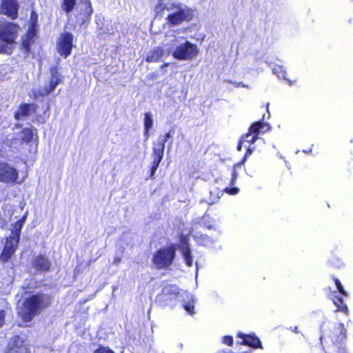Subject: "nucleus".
Wrapping results in <instances>:
<instances>
[{"instance_id":"f3484780","label":"nucleus","mask_w":353,"mask_h":353,"mask_svg":"<svg viewBox=\"0 0 353 353\" xmlns=\"http://www.w3.org/2000/svg\"><path fill=\"white\" fill-rule=\"evenodd\" d=\"M196 241L198 244L203 245L210 249H218L221 247L218 246V239L212 238L206 234H201L200 236H196Z\"/></svg>"},{"instance_id":"49530a36","label":"nucleus","mask_w":353,"mask_h":353,"mask_svg":"<svg viewBox=\"0 0 353 353\" xmlns=\"http://www.w3.org/2000/svg\"><path fill=\"white\" fill-rule=\"evenodd\" d=\"M121 258L119 256L114 257V261H113V264L118 265L121 262Z\"/></svg>"},{"instance_id":"a878e982","label":"nucleus","mask_w":353,"mask_h":353,"mask_svg":"<svg viewBox=\"0 0 353 353\" xmlns=\"http://www.w3.org/2000/svg\"><path fill=\"white\" fill-rule=\"evenodd\" d=\"M144 134L148 135L150 130L153 125V119L150 112H145L144 114Z\"/></svg>"},{"instance_id":"a19ab883","label":"nucleus","mask_w":353,"mask_h":353,"mask_svg":"<svg viewBox=\"0 0 353 353\" xmlns=\"http://www.w3.org/2000/svg\"><path fill=\"white\" fill-rule=\"evenodd\" d=\"M224 192L229 194H231V195H235V194H237L239 192V189L238 188H236V187H233V188H225L224 189Z\"/></svg>"},{"instance_id":"f8f14e48","label":"nucleus","mask_w":353,"mask_h":353,"mask_svg":"<svg viewBox=\"0 0 353 353\" xmlns=\"http://www.w3.org/2000/svg\"><path fill=\"white\" fill-rule=\"evenodd\" d=\"M50 70V78L48 85L43 88L42 89L38 90V92L34 94L35 98L38 97H44L50 94L54 90V89L59 84L61 83L63 81V77L59 74L57 67L51 68Z\"/></svg>"},{"instance_id":"473e14b6","label":"nucleus","mask_w":353,"mask_h":353,"mask_svg":"<svg viewBox=\"0 0 353 353\" xmlns=\"http://www.w3.org/2000/svg\"><path fill=\"white\" fill-rule=\"evenodd\" d=\"M14 253L11 250L8 249V247H4L0 255V261L2 263L8 262Z\"/></svg>"},{"instance_id":"9d476101","label":"nucleus","mask_w":353,"mask_h":353,"mask_svg":"<svg viewBox=\"0 0 353 353\" xmlns=\"http://www.w3.org/2000/svg\"><path fill=\"white\" fill-rule=\"evenodd\" d=\"M74 35L70 32H62L57 41V51L63 58L68 57L74 46Z\"/></svg>"},{"instance_id":"b1692460","label":"nucleus","mask_w":353,"mask_h":353,"mask_svg":"<svg viewBox=\"0 0 353 353\" xmlns=\"http://www.w3.org/2000/svg\"><path fill=\"white\" fill-rule=\"evenodd\" d=\"M165 139H159L158 138L156 141L153 142V152L154 154H163L164 149H165Z\"/></svg>"},{"instance_id":"dca6fc26","label":"nucleus","mask_w":353,"mask_h":353,"mask_svg":"<svg viewBox=\"0 0 353 353\" xmlns=\"http://www.w3.org/2000/svg\"><path fill=\"white\" fill-rule=\"evenodd\" d=\"M179 250L183 256V259L185 264L188 266L191 267L193 264L192 252L190 248V245L188 243V241L185 237H182L181 239L180 243L179 245Z\"/></svg>"},{"instance_id":"72a5a7b5","label":"nucleus","mask_w":353,"mask_h":353,"mask_svg":"<svg viewBox=\"0 0 353 353\" xmlns=\"http://www.w3.org/2000/svg\"><path fill=\"white\" fill-rule=\"evenodd\" d=\"M328 263L333 267L337 268H341L344 266L343 261L341 259L336 256L335 255H332L330 258V259L328 260Z\"/></svg>"},{"instance_id":"cd10ccee","label":"nucleus","mask_w":353,"mask_h":353,"mask_svg":"<svg viewBox=\"0 0 353 353\" xmlns=\"http://www.w3.org/2000/svg\"><path fill=\"white\" fill-rule=\"evenodd\" d=\"M245 160H246V156H244L243 160L241 162L237 163L234 165L233 171H232V179L230 181L231 185H234L235 184L236 181L238 178L237 170L241 168V167L244 164Z\"/></svg>"},{"instance_id":"c9c22d12","label":"nucleus","mask_w":353,"mask_h":353,"mask_svg":"<svg viewBox=\"0 0 353 353\" xmlns=\"http://www.w3.org/2000/svg\"><path fill=\"white\" fill-rule=\"evenodd\" d=\"M334 281L336 288L338 292L344 296H347V293L344 290L343 286L342 285L341 281L336 278H334Z\"/></svg>"},{"instance_id":"7ed1b4c3","label":"nucleus","mask_w":353,"mask_h":353,"mask_svg":"<svg viewBox=\"0 0 353 353\" xmlns=\"http://www.w3.org/2000/svg\"><path fill=\"white\" fill-rule=\"evenodd\" d=\"M270 127L268 123L263 121V119L253 123L249 128L246 134L241 136L237 145L238 151H243L245 154H252L256 152L255 141L258 139L260 134L268 132Z\"/></svg>"},{"instance_id":"6e6552de","label":"nucleus","mask_w":353,"mask_h":353,"mask_svg":"<svg viewBox=\"0 0 353 353\" xmlns=\"http://www.w3.org/2000/svg\"><path fill=\"white\" fill-rule=\"evenodd\" d=\"M80 4L81 6L77 8V12L74 15L76 23L81 27H87L91 21V18L94 12L92 2L91 0H81Z\"/></svg>"},{"instance_id":"09e8293b","label":"nucleus","mask_w":353,"mask_h":353,"mask_svg":"<svg viewBox=\"0 0 353 353\" xmlns=\"http://www.w3.org/2000/svg\"><path fill=\"white\" fill-rule=\"evenodd\" d=\"M303 152H304V153H310V152H312V149H311V148H310V149H308V150H303Z\"/></svg>"},{"instance_id":"e433bc0d","label":"nucleus","mask_w":353,"mask_h":353,"mask_svg":"<svg viewBox=\"0 0 353 353\" xmlns=\"http://www.w3.org/2000/svg\"><path fill=\"white\" fill-rule=\"evenodd\" d=\"M37 29L28 28L24 37L28 38V39L34 40L37 37Z\"/></svg>"},{"instance_id":"ddd939ff","label":"nucleus","mask_w":353,"mask_h":353,"mask_svg":"<svg viewBox=\"0 0 353 353\" xmlns=\"http://www.w3.org/2000/svg\"><path fill=\"white\" fill-rule=\"evenodd\" d=\"M19 8L18 0H2L0 5L1 13L12 20L17 19Z\"/></svg>"},{"instance_id":"5701e85b","label":"nucleus","mask_w":353,"mask_h":353,"mask_svg":"<svg viewBox=\"0 0 353 353\" xmlns=\"http://www.w3.org/2000/svg\"><path fill=\"white\" fill-rule=\"evenodd\" d=\"M77 0H62L61 7L63 11L67 14H70L74 9L77 5Z\"/></svg>"},{"instance_id":"37998d69","label":"nucleus","mask_w":353,"mask_h":353,"mask_svg":"<svg viewBox=\"0 0 353 353\" xmlns=\"http://www.w3.org/2000/svg\"><path fill=\"white\" fill-rule=\"evenodd\" d=\"M6 312L4 310H0V327H1L5 323Z\"/></svg>"},{"instance_id":"423d86ee","label":"nucleus","mask_w":353,"mask_h":353,"mask_svg":"<svg viewBox=\"0 0 353 353\" xmlns=\"http://www.w3.org/2000/svg\"><path fill=\"white\" fill-rule=\"evenodd\" d=\"M176 10L166 17V23L170 26H175L183 21H190L192 18V12L190 8H183L179 2H172L170 3L168 10Z\"/></svg>"},{"instance_id":"412c9836","label":"nucleus","mask_w":353,"mask_h":353,"mask_svg":"<svg viewBox=\"0 0 353 353\" xmlns=\"http://www.w3.org/2000/svg\"><path fill=\"white\" fill-rule=\"evenodd\" d=\"M239 336L243 339V341L241 342L242 344L248 345L254 348L261 347V341L255 336L239 333Z\"/></svg>"},{"instance_id":"8fccbe9b","label":"nucleus","mask_w":353,"mask_h":353,"mask_svg":"<svg viewBox=\"0 0 353 353\" xmlns=\"http://www.w3.org/2000/svg\"><path fill=\"white\" fill-rule=\"evenodd\" d=\"M168 65H169V63H164L163 65H161V68H163L165 67L168 66Z\"/></svg>"},{"instance_id":"6ab92c4d","label":"nucleus","mask_w":353,"mask_h":353,"mask_svg":"<svg viewBox=\"0 0 353 353\" xmlns=\"http://www.w3.org/2000/svg\"><path fill=\"white\" fill-rule=\"evenodd\" d=\"M164 50L160 47L152 48L145 57V61L148 63L158 62L164 55Z\"/></svg>"},{"instance_id":"f257e3e1","label":"nucleus","mask_w":353,"mask_h":353,"mask_svg":"<svg viewBox=\"0 0 353 353\" xmlns=\"http://www.w3.org/2000/svg\"><path fill=\"white\" fill-rule=\"evenodd\" d=\"M50 303V299L43 294H29L25 297L19 306V316L27 322L30 321L34 315L39 314Z\"/></svg>"},{"instance_id":"4be33fe9","label":"nucleus","mask_w":353,"mask_h":353,"mask_svg":"<svg viewBox=\"0 0 353 353\" xmlns=\"http://www.w3.org/2000/svg\"><path fill=\"white\" fill-rule=\"evenodd\" d=\"M336 330L339 332V334L337 336L339 344H337L338 353H348L343 346V341L346 338V330L344 327L343 324H339L336 327Z\"/></svg>"},{"instance_id":"c03bdc74","label":"nucleus","mask_w":353,"mask_h":353,"mask_svg":"<svg viewBox=\"0 0 353 353\" xmlns=\"http://www.w3.org/2000/svg\"><path fill=\"white\" fill-rule=\"evenodd\" d=\"M33 121H35L38 123H44L46 122L45 119L41 115L36 116Z\"/></svg>"},{"instance_id":"c85d7f7f","label":"nucleus","mask_w":353,"mask_h":353,"mask_svg":"<svg viewBox=\"0 0 353 353\" xmlns=\"http://www.w3.org/2000/svg\"><path fill=\"white\" fill-rule=\"evenodd\" d=\"M334 305L336 306L337 310L345 314L347 313V306L343 303V298L341 296H336L333 301Z\"/></svg>"},{"instance_id":"58836bf2","label":"nucleus","mask_w":353,"mask_h":353,"mask_svg":"<svg viewBox=\"0 0 353 353\" xmlns=\"http://www.w3.org/2000/svg\"><path fill=\"white\" fill-rule=\"evenodd\" d=\"M93 353H114L110 348L108 347L99 346Z\"/></svg>"},{"instance_id":"3c124183","label":"nucleus","mask_w":353,"mask_h":353,"mask_svg":"<svg viewBox=\"0 0 353 353\" xmlns=\"http://www.w3.org/2000/svg\"><path fill=\"white\" fill-rule=\"evenodd\" d=\"M15 126H16L17 128H20L21 125L20 124H18V123H17V124H16V125H15Z\"/></svg>"},{"instance_id":"f03ea898","label":"nucleus","mask_w":353,"mask_h":353,"mask_svg":"<svg viewBox=\"0 0 353 353\" xmlns=\"http://www.w3.org/2000/svg\"><path fill=\"white\" fill-rule=\"evenodd\" d=\"M179 296V288L174 285H167L163 288L161 292L157 296L156 301L162 305H167ZM180 296L182 298L183 307L185 311L191 315L194 314V308L196 301L193 295L185 292Z\"/></svg>"},{"instance_id":"2eb2a0df","label":"nucleus","mask_w":353,"mask_h":353,"mask_svg":"<svg viewBox=\"0 0 353 353\" xmlns=\"http://www.w3.org/2000/svg\"><path fill=\"white\" fill-rule=\"evenodd\" d=\"M6 353H28V348L24 344L23 339L19 336L11 339Z\"/></svg>"},{"instance_id":"f704fd0d","label":"nucleus","mask_w":353,"mask_h":353,"mask_svg":"<svg viewBox=\"0 0 353 353\" xmlns=\"http://www.w3.org/2000/svg\"><path fill=\"white\" fill-rule=\"evenodd\" d=\"M162 157L163 156H156V157L153 160L152 165V167L150 169V177L151 178L153 177L157 169L158 168L159 165L162 160Z\"/></svg>"},{"instance_id":"20e7f679","label":"nucleus","mask_w":353,"mask_h":353,"mask_svg":"<svg viewBox=\"0 0 353 353\" xmlns=\"http://www.w3.org/2000/svg\"><path fill=\"white\" fill-rule=\"evenodd\" d=\"M28 175V165L26 161L12 166L0 161V181L7 184L22 183Z\"/></svg>"},{"instance_id":"39448f33","label":"nucleus","mask_w":353,"mask_h":353,"mask_svg":"<svg viewBox=\"0 0 353 353\" xmlns=\"http://www.w3.org/2000/svg\"><path fill=\"white\" fill-rule=\"evenodd\" d=\"M19 26L16 23L6 22L0 24V53L11 54L12 48L8 45L15 42Z\"/></svg>"},{"instance_id":"de8ad7c7","label":"nucleus","mask_w":353,"mask_h":353,"mask_svg":"<svg viewBox=\"0 0 353 353\" xmlns=\"http://www.w3.org/2000/svg\"><path fill=\"white\" fill-rule=\"evenodd\" d=\"M290 330L295 333H299V330H298V327H290Z\"/></svg>"},{"instance_id":"a211bd4d","label":"nucleus","mask_w":353,"mask_h":353,"mask_svg":"<svg viewBox=\"0 0 353 353\" xmlns=\"http://www.w3.org/2000/svg\"><path fill=\"white\" fill-rule=\"evenodd\" d=\"M32 265L37 271L47 272L50 270L51 263L43 255H39L34 259Z\"/></svg>"},{"instance_id":"7c9ffc66","label":"nucleus","mask_w":353,"mask_h":353,"mask_svg":"<svg viewBox=\"0 0 353 353\" xmlns=\"http://www.w3.org/2000/svg\"><path fill=\"white\" fill-rule=\"evenodd\" d=\"M34 43V40L28 39V38L23 37L21 41V48L24 50L26 54H29L31 51V46Z\"/></svg>"},{"instance_id":"a18cd8bd","label":"nucleus","mask_w":353,"mask_h":353,"mask_svg":"<svg viewBox=\"0 0 353 353\" xmlns=\"http://www.w3.org/2000/svg\"><path fill=\"white\" fill-rule=\"evenodd\" d=\"M171 137V132H167L163 137H159V139H165V142Z\"/></svg>"},{"instance_id":"bb28decb","label":"nucleus","mask_w":353,"mask_h":353,"mask_svg":"<svg viewBox=\"0 0 353 353\" xmlns=\"http://www.w3.org/2000/svg\"><path fill=\"white\" fill-rule=\"evenodd\" d=\"M26 216L22 219L18 220L14 225L12 231V236L18 237L20 239L21 230L23 228V223L25 222Z\"/></svg>"},{"instance_id":"79ce46f5","label":"nucleus","mask_w":353,"mask_h":353,"mask_svg":"<svg viewBox=\"0 0 353 353\" xmlns=\"http://www.w3.org/2000/svg\"><path fill=\"white\" fill-rule=\"evenodd\" d=\"M223 342L229 346H232L233 344V338L230 336H225L223 338Z\"/></svg>"},{"instance_id":"ea45409f","label":"nucleus","mask_w":353,"mask_h":353,"mask_svg":"<svg viewBox=\"0 0 353 353\" xmlns=\"http://www.w3.org/2000/svg\"><path fill=\"white\" fill-rule=\"evenodd\" d=\"M207 219H208L207 216H204L203 217V219H202V223L204 225L205 227H206L208 229H213L214 230H219V227L218 225H210V224H208L205 222Z\"/></svg>"},{"instance_id":"c756f323","label":"nucleus","mask_w":353,"mask_h":353,"mask_svg":"<svg viewBox=\"0 0 353 353\" xmlns=\"http://www.w3.org/2000/svg\"><path fill=\"white\" fill-rule=\"evenodd\" d=\"M163 1H159V2L154 6V13L156 17H163L165 10H168L169 6H167L162 2Z\"/></svg>"},{"instance_id":"0eeeda50","label":"nucleus","mask_w":353,"mask_h":353,"mask_svg":"<svg viewBox=\"0 0 353 353\" xmlns=\"http://www.w3.org/2000/svg\"><path fill=\"white\" fill-rule=\"evenodd\" d=\"M175 257V248L173 245L158 250L153 256V263L158 269L167 268L172 265Z\"/></svg>"},{"instance_id":"393cba45","label":"nucleus","mask_w":353,"mask_h":353,"mask_svg":"<svg viewBox=\"0 0 353 353\" xmlns=\"http://www.w3.org/2000/svg\"><path fill=\"white\" fill-rule=\"evenodd\" d=\"M19 239L18 237L10 236L6 239L4 247H8V249L11 250L14 253L17 249Z\"/></svg>"},{"instance_id":"2f4dec72","label":"nucleus","mask_w":353,"mask_h":353,"mask_svg":"<svg viewBox=\"0 0 353 353\" xmlns=\"http://www.w3.org/2000/svg\"><path fill=\"white\" fill-rule=\"evenodd\" d=\"M28 28L37 29L39 28L38 25V15L35 10H32L30 12V17L29 21Z\"/></svg>"},{"instance_id":"4468645a","label":"nucleus","mask_w":353,"mask_h":353,"mask_svg":"<svg viewBox=\"0 0 353 353\" xmlns=\"http://www.w3.org/2000/svg\"><path fill=\"white\" fill-rule=\"evenodd\" d=\"M38 105L34 103H21L17 107L14 112V118L17 121H20L28 118L33 114H35Z\"/></svg>"},{"instance_id":"1a4fd4ad","label":"nucleus","mask_w":353,"mask_h":353,"mask_svg":"<svg viewBox=\"0 0 353 353\" xmlns=\"http://www.w3.org/2000/svg\"><path fill=\"white\" fill-rule=\"evenodd\" d=\"M19 138L23 145H29V154H36L37 152V130L33 127H26L21 129Z\"/></svg>"},{"instance_id":"4c0bfd02","label":"nucleus","mask_w":353,"mask_h":353,"mask_svg":"<svg viewBox=\"0 0 353 353\" xmlns=\"http://www.w3.org/2000/svg\"><path fill=\"white\" fill-rule=\"evenodd\" d=\"M214 194H215L216 196L215 197H214L213 199L210 198V204L214 203L223 194V193L218 189L215 190L214 192H212V191L210 192L211 197L212 196V195Z\"/></svg>"},{"instance_id":"aec40b11","label":"nucleus","mask_w":353,"mask_h":353,"mask_svg":"<svg viewBox=\"0 0 353 353\" xmlns=\"http://www.w3.org/2000/svg\"><path fill=\"white\" fill-rule=\"evenodd\" d=\"M3 146L8 148L12 152L19 151L23 148L24 145L18 137L6 138L3 141Z\"/></svg>"},{"instance_id":"9b49d317","label":"nucleus","mask_w":353,"mask_h":353,"mask_svg":"<svg viewBox=\"0 0 353 353\" xmlns=\"http://www.w3.org/2000/svg\"><path fill=\"white\" fill-rule=\"evenodd\" d=\"M198 52L196 46L186 41L178 46L172 55L178 60H191L197 55Z\"/></svg>"}]
</instances>
